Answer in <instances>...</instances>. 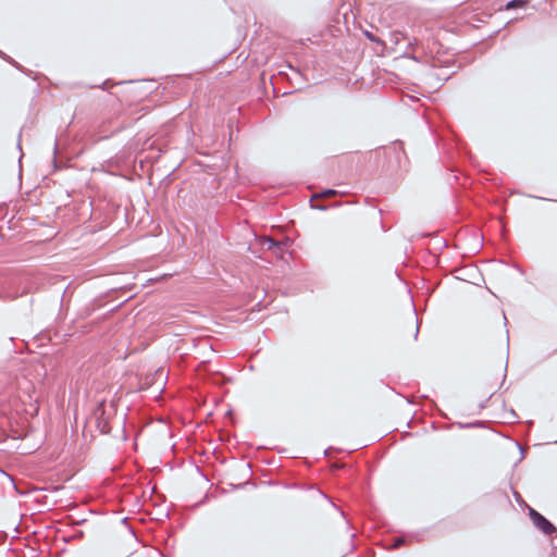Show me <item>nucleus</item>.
Instances as JSON below:
<instances>
[{"label": "nucleus", "instance_id": "423d86ee", "mask_svg": "<svg viewBox=\"0 0 557 557\" xmlns=\"http://www.w3.org/2000/svg\"><path fill=\"white\" fill-rule=\"evenodd\" d=\"M403 39H405V35L400 32H393L389 35V40L395 46L399 45Z\"/></svg>", "mask_w": 557, "mask_h": 557}, {"label": "nucleus", "instance_id": "6e6552de", "mask_svg": "<svg viewBox=\"0 0 557 557\" xmlns=\"http://www.w3.org/2000/svg\"><path fill=\"white\" fill-rule=\"evenodd\" d=\"M404 542H405L404 537H398V539L394 542V544H393V548H397V547L401 546V545L404 544Z\"/></svg>", "mask_w": 557, "mask_h": 557}, {"label": "nucleus", "instance_id": "4468645a", "mask_svg": "<svg viewBox=\"0 0 557 557\" xmlns=\"http://www.w3.org/2000/svg\"><path fill=\"white\" fill-rule=\"evenodd\" d=\"M0 57L8 59L7 57H4V54L1 51H0Z\"/></svg>", "mask_w": 557, "mask_h": 557}, {"label": "nucleus", "instance_id": "20e7f679", "mask_svg": "<svg viewBox=\"0 0 557 557\" xmlns=\"http://www.w3.org/2000/svg\"><path fill=\"white\" fill-rule=\"evenodd\" d=\"M97 428L102 434H108L111 431L109 421L103 417V412L101 416L97 417Z\"/></svg>", "mask_w": 557, "mask_h": 557}, {"label": "nucleus", "instance_id": "0eeeda50", "mask_svg": "<svg viewBox=\"0 0 557 557\" xmlns=\"http://www.w3.org/2000/svg\"><path fill=\"white\" fill-rule=\"evenodd\" d=\"M364 35H366V37H367L369 40H371V41H373V42H376V44H383L379 38H376V37H375L372 33H370V32H364Z\"/></svg>", "mask_w": 557, "mask_h": 557}, {"label": "nucleus", "instance_id": "7ed1b4c3", "mask_svg": "<svg viewBox=\"0 0 557 557\" xmlns=\"http://www.w3.org/2000/svg\"><path fill=\"white\" fill-rule=\"evenodd\" d=\"M530 518L534 525L540 529L543 533L549 535L556 531V528L553 523H550L544 516H542L540 512L534 510L533 508H530Z\"/></svg>", "mask_w": 557, "mask_h": 557}, {"label": "nucleus", "instance_id": "1a4fd4ad", "mask_svg": "<svg viewBox=\"0 0 557 557\" xmlns=\"http://www.w3.org/2000/svg\"><path fill=\"white\" fill-rule=\"evenodd\" d=\"M334 193H335V191H334L333 189H327V190L323 191V193L321 194V196H327V195H332V194H334Z\"/></svg>", "mask_w": 557, "mask_h": 557}, {"label": "nucleus", "instance_id": "f03ea898", "mask_svg": "<svg viewBox=\"0 0 557 557\" xmlns=\"http://www.w3.org/2000/svg\"><path fill=\"white\" fill-rule=\"evenodd\" d=\"M315 507L327 515L344 517V512L322 491L315 488Z\"/></svg>", "mask_w": 557, "mask_h": 557}, {"label": "nucleus", "instance_id": "39448f33", "mask_svg": "<svg viewBox=\"0 0 557 557\" xmlns=\"http://www.w3.org/2000/svg\"><path fill=\"white\" fill-rule=\"evenodd\" d=\"M530 0H511L505 5L506 10L523 9L528 5Z\"/></svg>", "mask_w": 557, "mask_h": 557}, {"label": "nucleus", "instance_id": "f8f14e48", "mask_svg": "<svg viewBox=\"0 0 557 557\" xmlns=\"http://www.w3.org/2000/svg\"><path fill=\"white\" fill-rule=\"evenodd\" d=\"M314 209H315V210H317V209H319V210H325V207H322V206H318V205H315V206H314Z\"/></svg>", "mask_w": 557, "mask_h": 557}, {"label": "nucleus", "instance_id": "9b49d317", "mask_svg": "<svg viewBox=\"0 0 557 557\" xmlns=\"http://www.w3.org/2000/svg\"><path fill=\"white\" fill-rule=\"evenodd\" d=\"M33 407L32 413H37L38 407L36 405H30Z\"/></svg>", "mask_w": 557, "mask_h": 557}, {"label": "nucleus", "instance_id": "f257e3e1", "mask_svg": "<svg viewBox=\"0 0 557 557\" xmlns=\"http://www.w3.org/2000/svg\"><path fill=\"white\" fill-rule=\"evenodd\" d=\"M260 244L265 250L272 252L277 259L286 260V255L289 252L288 240H274L264 236L260 238Z\"/></svg>", "mask_w": 557, "mask_h": 557}, {"label": "nucleus", "instance_id": "9d476101", "mask_svg": "<svg viewBox=\"0 0 557 557\" xmlns=\"http://www.w3.org/2000/svg\"><path fill=\"white\" fill-rule=\"evenodd\" d=\"M308 202H309L310 207L313 208V202H314L313 194H311V196L308 198Z\"/></svg>", "mask_w": 557, "mask_h": 557}, {"label": "nucleus", "instance_id": "ddd939ff", "mask_svg": "<svg viewBox=\"0 0 557 557\" xmlns=\"http://www.w3.org/2000/svg\"><path fill=\"white\" fill-rule=\"evenodd\" d=\"M418 334H419V327H417V330H416V334H414L416 338H417Z\"/></svg>", "mask_w": 557, "mask_h": 557}]
</instances>
